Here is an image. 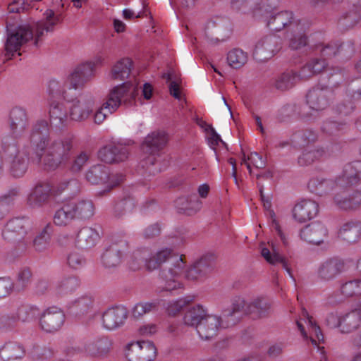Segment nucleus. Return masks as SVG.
Here are the masks:
<instances>
[{
	"label": "nucleus",
	"instance_id": "nucleus-1",
	"mask_svg": "<svg viewBox=\"0 0 361 361\" xmlns=\"http://www.w3.org/2000/svg\"><path fill=\"white\" fill-rule=\"evenodd\" d=\"M184 262L182 257L173 253L169 248L161 250L149 257L146 262V269L153 271L159 269V277L165 283L161 291H172L181 288V283L176 279L183 272Z\"/></svg>",
	"mask_w": 361,
	"mask_h": 361
},
{
	"label": "nucleus",
	"instance_id": "nucleus-2",
	"mask_svg": "<svg viewBox=\"0 0 361 361\" xmlns=\"http://www.w3.org/2000/svg\"><path fill=\"white\" fill-rule=\"evenodd\" d=\"M75 136L68 134L63 138L47 144L43 152H35L37 163H42L45 169L55 170L66 164L71 158Z\"/></svg>",
	"mask_w": 361,
	"mask_h": 361
},
{
	"label": "nucleus",
	"instance_id": "nucleus-3",
	"mask_svg": "<svg viewBox=\"0 0 361 361\" xmlns=\"http://www.w3.org/2000/svg\"><path fill=\"white\" fill-rule=\"evenodd\" d=\"M329 82L326 85H318L310 90L307 94V104L312 110L322 111L326 109L333 100V87H337L343 79V70L332 67L326 70Z\"/></svg>",
	"mask_w": 361,
	"mask_h": 361
},
{
	"label": "nucleus",
	"instance_id": "nucleus-4",
	"mask_svg": "<svg viewBox=\"0 0 361 361\" xmlns=\"http://www.w3.org/2000/svg\"><path fill=\"white\" fill-rule=\"evenodd\" d=\"M168 141V134L161 130H154L145 137L140 147L144 154L149 155L142 161L145 177L149 178L161 172L156 156H159L160 152L166 147Z\"/></svg>",
	"mask_w": 361,
	"mask_h": 361
},
{
	"label": "nucleus",
	"instance_id": "nucleus-5",
	"mask_svg": "<svg viewBox=\"0 0 361 361\" xmlns=\"http://www.w3.org/2000/svg\"><path fill=\"white\" fill-rule=\"evenodd\" d=\"M138 93L137 85L129 81L125 82L111 90L107 101L104 103V108L109 109V114H112L122 104L128 107L131 106L135 104V97Z\"/></svg>",
	"mask_w": 361,
	"mask_h": 361
},
{
	"label": "nucleus",
	"instance_id": "nucleus-6",
	"mask_svg": "<svg viewBox=\"0 0 361 361\" xmlns=\"http://www.w3.org/2000/svg\"><path fill=\"white\" fill-rule=\"evenodd\" d=\"M6 40L5 42V56L11 59L14 53L20 50V47L34 37L33 31L27 25H18L6 24Z\"/></svg>",
	"mask_w": 361,
	"mask_h": 361
},
{
	"label": "nucleus",
	"instance_id": "nucleus-7",
	"mask_svg": "<svg viewBox=\"0 0 361 361\" xmlns=\"http://www.w3.org/2000/svg\"><path fill=\"white\" fill-rule=\"evenodd\" d=\"M4 150L8 154L10 175L14 178L24 176L29 168L28 153L19 150L14 143L9 145Z\"/></svg>",
	"mask_w": 361,
	"mask_h": 361
},
{
	"label": "nucleus",
	"instance_id": "nucleus-8",
	"mask_svg": "<svg viewBox=\"0 0 361 361\" xmlns=\"http://www.w3.org/2000/svg\"><path fill=\"white\" fill-rule=\"evenodd\" d=\"M281 48L279 37L269 35L262 37L255 44L252 56L258 61H264L274 56Z\"/></svg>",
	"mask_w": 361,
	"mask_h": 361
},
{
	"label": "nucleus",
	"instance_id": "nucleus-9",
	"mask_svg": "<svg viewBox=\"0 0 361 361\" xmlns=\"http://www.w3.org/2000/svg\"><path fill=\"white\" fill-rule=\"evenodd\" d=\"M125 355L128 361H153L157 348L152 342L142 341L128 344Z\"/></svg>",
	"mask_w": 361,
	"mask_h": 361
},
{
	"label": "nucleus",
	"instance_id": "nucleus-10",
	"mask_svg": "<svg viewBox=\"0 0 361 361\" xmlns=\"http://www.w3.org/2000/svg\"><path fill=\"white\" fill-rule=\"evenodd\" d=\"M216 256L213 253H207L188 268L185 274L187 279L201 280L207 277L215 268Z\"/></svg>",
	"mask_w": 361,
	"mask_h": 361
},
{
	"label": "nucleus",
	"instance_id": "nucleus-11",
	"mask_svg": "<svg viewBox=\"0 0 361 361\" xmlns=\"http://www.w3.org/2000/svg\"><path fill=\"white\" fill-rule=\"evenodd\" d=\"M205 35L212 42H224L229 37L231 30L226 18L215 17L207 23Z\"/></svg>",
	"mask_w": 361,
	"mask_h": 361
},
{
	"label": "nucleus",
	"instance_id": "nucleus-12",
	"mask_svg": "<svg viewBox=\"0 0 361 361\" xmlns=\"http://www.w3.org/2000/svg\"><path fill=\"white\" fill-rule=\"evenodd\" d=\"M65 321L63 312L57 307H49L39 317L41 329L47 333H54L59 331Z\"/></svg>",
	"mask_w": 361,
	"mask_h": 361
},
{
	"label": "nucleus",
	"instance_id": "nucleus-13",
	"mask_svg": "<svg viewBox=\"0 0 361 361\" xmlns=\"http://www.w3.org/2000/svg\"><path fill=\"white\" fill-rule=\"evenodd\" d=\"M346 269V264L343 259L338 257H331L322 262L317 271L319 279L324 281L334 280Z\"/></svg>",
	"mask_w": 361,
	"mask_h": 361
},
{
	"label": "nucleus",
	"instance_id": "nucleus-14",
	"mask_svg": "<svg viewBox=\"0 0 361 361\" xmlns=\"http://www.w3.org/2000/svg\"><path fill=\"white\" fill-rule=\"evenodd\" d=\"M300 21L295 18L293 12L283 11L267 17V26L273 31L279 32L286 30V32L297 25Z\"/></svg>",
	"mask_w": 361,
	"mask_h": 361
},
{
	"label": "nucleus",
	"instance_id": "nucleus-15",
	"mask_svg": "<svg viewBox=\"0 0 361 361\" xmlns=\"http://www.w3.org/2000/svg\"><path fill=\"white\" fill-rule=\"evenodd\" d=\"M129 154L128 149L122 144H109L102 147L98 157L107 164H115L126 161Z\"/></svg>",
	"mask_w": 361,
	"mask_h": 361
},
{
	"label": "nucleus",
	"instance_id": "nucleus-16",
	"mask_svg": "<svg viewBox=\"0 0 361 361\" xmlns=\"http://www.w3.org/2000/svg\"><path fill=\"white\" fill-rule=\"evenodd\" d=\"M221 317L207 314L202 322L197 326V332L202 340L211 341L214 338L222 327Z\"/></svg>",
	"mask_w": 361,
	"mask_h": 361
},
{
	"label": "nucleus",
	"instance_id": "nucleus-17",
	"mask_svg": "<svg viewBox=\"0 0 361 361\" xmlns=\"http://www.w3.org/2000/svg\"><path fill=\"white\" fill-rule=\"evenodd\" d=\"M27 221L23 218L9 220L2 231L4 239L11 243L21 240L27 233Z\"/></svg>",
	"mask_w": 361,
	"mask_h": 361
},
{
	"label": "nucleus",
	"instance_id": "nucleus-18",
	"mask_svg": "<svg viewBox=\"0 0 361 361\" xmlns=\"http://www.w3.org/2000/svg\"><path fill=\"white\" fill-rule=\"evenodd\" d=\"M336 207L344 211H355L361 207V190L343 191L334 197Z\"/></svg>",
	"mask_w": 361,
	"mask_h": 361
},
{
	"label": "nucleus",
	"instance_id": "nucleus-19",
	"mask_svg": "<svg viewBox=\"0 0 361 361\" xmlns=\"http://www.w3.org/2000/svg\"><path fill=\"white\" fill-rule=\"evenodd\" d=\"M94 64L91 62L82 63L77 66L68 76L66 84L70 88L78 89L89 81L94 75Z\"/></svg>",
	"mask_w": 361,
	"mask_h": 361
},
{
	"label": "nucleus",
	"instance_id": "nucleus-20",
	"mask_svg": "<svg viewBox=\"0 0 361 361\" xmlns=\"http://www.w3.org/2000/svg\"><path fill=\"white\" fill-rule=\"evenodd\" d=\"M245 307V302L243 298L237 297L232 301L230 307L224 309L222 312L221 323L223 328H228L237 324L240 319L242 311Z\"/></svg>",
	"mask_w": 361,
	"mask_h": 361
},
{
	"label": "nucleus",
	"instance_id": "nucleus-21",
	"mask_svg": "<svg viewBox=\"0 0 361 361\" xmlns=\"http://www.w3.org/2000/svg\"><path fill=\"white\" fill-rule=\"evenodd\" d=\"M49 139L48 123L44 120L37 121L32 126L30 140L36 152H43Z\"/></svg>",
	"mask_w": 361,
	"mask_h": 361
},
{
	"label": "nucleus",
	"instance_id": "nucleus-22",
	"mask_svg": "<svg viewBox=\"0 0 361 361\" xmlns=\"http://www.w3.org/2000/svg\"><path fill=\"white\" fill-rule=\"evenodd\" d=\"M127 246V243L121 241L114 243L107 247L102 255L103 265L106 268H113L119 265Z\"/></svg>",
	"mask_w": 361,
	"mask_h": 361
},
{
	"label": "nucleus",
	"instance_id": "nucleus-23",
	"mask_svg": "<svg viewBox=\"0 0 361 361\" xmlns=\"http://www.w3.org/2000/svg\"><path fill=\"white\" fill-rule=\"evenodd\" d=\"M319 212V204L311 200H302L293 209V218L300 223H304L315 217Z\"/></svg>",
	"mask_w": 361,
	"mask_h": 361
},
{
	"label": "nucleus",
	"instance_id": "nucleus-24",
	"mask_svg": "<svg viewBox=\"0 0 361 361\" xmlns=\"http://www.w3.org/2000/svg\"><path fill=\"white\" fill-rule=\"evenodd\" d=\"M245 312L254 319L267 317L272 312V302L267 298L258 297L249 302Z\"/></svg>",
	"mask_w": 361,
	"mask_h": 361
},
{
	"label": "nucleus",
	"instance_id": "nucleus-25",
	"mask_svg": "<svg viewBox=\"0 0 361 361\" xmlns=\"http://www.w3.org/2000/svg\"><path fill=\"white\" fill-rule=\"evenodd\" d=\"M128 317V311L123 306H116L109 308L102 314L104 326L113 330L122 326Z\"/></svg>",
	"mask_w": 361,
	"mask_h": 361
},
{
	"label": "nucleus",
	"instance_id": "nucleus-26",
	"mask_svg": "<svg viewBox=\"0 0 361 361\" xmlns=\"http://www.w3.org/2000/svg\"><path fill=\"white\" fill-rule=\"evenodd\" d=\"M264 245V243L260 244L262 256L268 263L272 265H275L278 263L281 264L283 268L286 269L289 276L295 281L290 268L291 264L290 260L279 253L278 248L273 243H269L271 250L268 247H263Z\"/></svg>",
	"mask_w": 361,
	"mask_h": 361
},
{
	"label": "nucleus",
	"instance_id": "nucleus-27",
	"mask_svg": "<svg viewBox=\"0 0 361 361\" xmlns=\"http://www.w3.org/2000/svg\"><path fill=\"white\" fill-rule=\"evenodd\" d=\"M94 101L90 97L89 98L81 97L80 99L73 100L70 108V116L71 119L76 121H81L88 118L92 112Z\"/></svg>",
	"mask_w": 361,
	"mask_h": 361
},
{
	"label": "nucleus",
	"instance_id": "nucleus-28",
	"mask_svg": "<svg viewBox=\"0 0 361 361\" xmlns=\"http://www.w3.org/2000/svg\"><path fill=\"white\" fill-rule=\"evenodd\" d=\"M286 37L288 39V47L293 50L300 49L308 44L305 25L300 20L286 32Z\"/></svg>",
	"mask_w": 361,
	"mask_h": 361
},
{
	"label": "nucleus",
	"instance_id": "nucleus-29",
	"mask_svg": "<svg viewBox=\"0 0 361 361\" xmlns=\"http://www.w3.org/2000/svg\"><path fill=\"white\" fill-rule=\"evenodd\" d=\"M327 230L324 226L319 221L312 222L300 231V237L305 241L319 245L323 242Z\"/></svg>",
	"mask_w": 361,
	"mask_h": 361
},
{
	"label": "nucleus",
	"instance_id": "nucleus-30",
	"mask_svg": "<svg viewBox=\"0 0 361 361\" xmlns=\"http://www.w3.org/2000/svg\"><path fill=\"white\" fill-rule=\"evenodd\" d=\"M94 302V298L92 295L84 294L68 304V313L75 317H82L92 310Z\"/></svg>",
	"mask_w": 361,
	"mask_h": 361
},
{
	"label": "nucleus",
	"instance_id": "nucleus-31",
	"mask_svg": "<svg viewBox=\"0 0 361 361\" xmlns=\"http://www.w3.org/2000/svg\"><path fill=\"white\" fill-rule=\"evenodd\" d=\"M45 20L36 23L33 28H31L32 30L33 29L35 30L34 41V45L35 47L39 46L41 37L44 35V32H52L54 26L59 21V16H55L54 12L52 10H47L45 13Z\"/></svg>",
	"mask_w": 361,
	"mask_h": 361
},
{
	"label": "nucleus",
	"instance_id": "nucleus-32",
	"mask_svg": "<svg viewBox=\"0 0 361 361\" xmlns=\"http://www.w3.org/2000/svg\"><path fill=\"white\" fill-rule=\"evenodd\" d=\"M113 343L106 336L97 338L85 346L86 353L91 357H104L112 348Z\"/></svg>",
	"mask_w": 361,
	"mask_h": 361
},
{
	"label": "nucleus",
	"instance_id": "nucleus-33",
	"mask_svg": "<svg viewBox=\"0 0 361 361\" xmlns=\"http://www.w3.org/2000/svg\"><path fill=\"white\" fill-rule=\"evenodd\" d=\"M99 239L98 232L91 227H83L78 233L75 238V246L82 250L93 247Z\"/></svg>",
	"mask_w": 361,
	"mask_h": 361
},
{
	"label": "nucleus",
	"instance_id": "nucleus-34",
	"mask_svg": "<svg viewBox=\"0 0 361 361\" xmlns=\"http://www.w3.org/2000/svg\"><path fill=\"white\" fill-rule=\"evenodd\" d=\"M338 237L348 243H355L361 238V222L350 221L343 224L338 231Z\"/></svg>",
	"mask_w": 361,
	"mask_h": 361
},
{
	"label": "nucleus",
	"instance_id": "nucleus-35",
	"mask_svg": "<svg viewBox=\"0 0 361 361\" xmlns=\"http://www.w3.org/2000/svg\"><path fill=\"white\" fill-rule=\"evenodd\" d=\"M51 188L48 184L38 183L27 197V204L32 207H40L48 202Z\"/></svg>",
	"mask_w": 361,
	"mask_h": 361
},
{
	"label": "nucleus",
	"instance_id": "nucleus-36",
	"mask_svg": "<svg viewBox=\"0 0 361 361\" xmlns=\"http://www.w3.org/2000/svg\"><path fill=\"white\" fill-rule=\"evenodd\" d=\"M49 121L51 125L61 130L67 124L68 114L64 105L59 102H52L49 108Z\"/></svg>",
	"mask_w": 361,
	"mask_h": 361
},
{
	"label": "nucleus",
	"instance_id": "nucleus-37",
	"mask_svg": "<svg viewBox=\"0 0 361 361\" xmlns=\"http://www.w3.org/2000/svg\"><path fill=\"white\" fill-rule=\"evenodd\" d=\"M10 127L13 135H19L25 129L27 118L25 111L20 107H14L10 112Z\"/></svg>",
	"mask_w": 361,
	"mask_h": 361
},
{
	"label": "nucleus",
	"instance_id": "nucleus-38",
	"mask_svg": "<svg viewBox=\"0 0 361 361\" xmlns=\"http://www.w3.org/2000/svg\"><path fill=\"white\" fill-rule=\"evenodd\" d=\"M337 185L336 180L314 178L308 182L307 188L311 192L322 196L329 193Z\"/></svg>",
	"mask_w": 361,
	"mask_h": 361
},
{
	"label": "nucleus",
	"instance_id": "nucleus-39",
	"mask_svg": "<svg viewBox=\"0 0 361 361\" xmlns=\"http://www.w3.org/2000/svg\"><path fill=\"white\" fill-rule=\"evenodd\" d=\"M86 180L92 184H103L110 178L109 168L103 164L91 166L85 174Z\"/></svg>",
	"mask_w": 361,
	"mask_h": 361
},
{
	"label": "nucleus",
	"instance_id": "nucleus-40",
	"mask_svg": "<svg viewBox=\"0 0 361 361\" xmlns=\"http://www.w3.org/2000/svg\"><path fill=\"white\" fill-rule=\"evenodd\" d=\"M73 209L70 201L64 202L54 213L53 221L58 226H66L75 219Z\"/></svg>",
	"mask_w": 361,
	"mask_h": 361
},
{
	"label": "nucleus",
	"instance_id": "nucleus-41",
	"mask_svg": "<svg viewBox=\"0 0 361 361\" xmlns=\"http://www.w3.org/2000/svg\"><path fill=\"white\" fill-rule=\"evenodd\" d=\"M75 219L86 220L90 219L94 214L93 202L89 200L79 201L71 200Z\"/></svg>",
	"mask_w": 361,
	"mask_h": 361
},
{
	"label": "nucleus",
	"instance_id": "nucleus-42",
	"mask_svg": "<svg viewBox=\"0 0 361 361\" xmlns=\"http://www.w3.org/2000/svg\"><path fill=\"white\" fill-rule=\"evenodd\" d=\"M207 310L202 305H196L190 307L184 314L183 322L188 326L195 327L202 322V320L207 316Z\"/></svg>",
	"mask_w": 361,
	"mask_h": 361
},
{
	"label": "nucleus",
	"instance_id": "nucleus-43",
	"mask_svg": "<svg viewBox=\"0 0 361 361\" xmlns=\"http://www.w3.org/2000/svg\"><path fill=\"white\" fill-rule=\"evenodd\" d=\"M360 180L358 171L355 169V161L346 164L342 175L336 179L337 185L340 187L355 185L358 183Z\"/></svg>",
	"mask_w": 361,
	"mask_h": 361
},
{
	"label": "nucleus",
	"instance_id": "nucleus-44",
	"mask_svg": "<svg viewBox=\"0 0 361 361\" xmlns=\"http://www.w3.org/2000/svg\"><path fill=\"white\" fill-rule=\"evenodd\" d=\"M176 207L188 215H191L201 208L202 202L197 196L194 194L189 197H180L176 202Z\"/></svg>",
	"mask_w": 361,
	"mask_h": 361
},
{
	"label": "nucleus",
	"instance_id": "nucleus-45",
	"mask_svg": "<svg viewBox=\"0 0 361 361\" xmlns=\"http://www.w3.org/2000/svg\"><path fill=\"white\" fill-rule=\"evenodd\" d=\"M52 232L53 226L49 223L37 234L32 242V246L35 251L42 252L48 249Z\"/></svg>",
	"mask_w": 361,
	"mask_h": 361
},
{
	"label": "nucleus",
	"instance_id": "nucleus-46",
	"mask_svg": "<svg viewBox=\"0 0 361 361\" xmlns=\"http://www.w3.org/2000/svg\"><path fill=\"white\" fill-rule=\"evenodd\" d=\"M23 348L14 342L6 343L0 348V357L3 361H12L24 356Z\"/></svg>",
	"mask_w": 361,
	"mask_h": 361
},
{
	"label": "nucleus",
	"instance_id": "nucleus-47",
	"mask_svg": "<svg viewBox=\"0 0 361 361\" xmlns=\"http://www.w3.org/2000/svg\"><path fill=\"white\" fill-rule=\"evenodd\" d=\"M340 328L342 333H350L361 325V315L356 309L345 314L341 320Z\"/></svg>",
	"mask_w": 361,
	"mask_h": 361
},
{
	"label": "nucleus",
	"instance_id": "nucleus-48",
	"mask_svg": "<svg viewBox=\"0 0 361 361\" xmlns=\"http://www.w3.org/2000/svg\"><path fill=\"white\" fill-rule=\"evenodd\" d=\"M348 123L345 120L327 118L322 123V131L328 135H338L348 129Z\"/></svg>",
	"mask_w": 361,
	"mask_h": 361
},
{
	"label": "nucleus",
	"instance_id": "nucleus-49",
	"mask_svg": "<svg viewBox=\"0 0 361 361\" xmlns=\"http://www.w3.org/2000/svg\"><path fill=\"white\" fill-rule=\"evenodd\" d=\"M297 82L295 71H287L275 78L274 86L276 90L283 92L293 87Z\"/></svg>",
	"mask_w": 361,
	"mask_h": 361
},
{
	"label": "nucleus",
	"instance_id": "nucleus-50",
	"mask_svg": "<svg viewBox=\"0 0 361 361\" xmlns=\"http://www.w3.org/2000/svg\"><path fill=\"white\" fill-rule=\"evenodd\" d=\"M149 252L147 249H137L130 255L128 264L132 271L140 270L142 267H146V262L149 260Z\"/></svg>",
	"mask_w": 361,
	"mask_h": 361
},
{
	"label": "nucleus",
	"instance_id": "nucleus-51",
	"mask_svg": "<svg viewBox=\"0 0 361 361\" xmlns=\"http://www.w3.org/2000/svg\"><path fill=\"white\" fill-rule=\"evenodd\" d=\"M133 61L129 58H124L118 61L113 67L111 77L115 80H125L130 75Z\"/></svg>",
	"mask_w": 361,
	"mask_h": 361
},
{
	"label": "nucleus",
	"instance_id": "nucleus-52",
	"mask_svg": "<svg viewBox=\"0 0 361 361\" xmlns=\"http://www.w3.org/2000/svg\"><path fill=\"white\" fill-rule=\"evenodd\" d=\"M344 47L343 44H340L338 42H330L316 45V50L320 53L324 59H331L339 54L343 50Z\"/></svg>",
	"mask_w": 361,
	"mask_h": 361
},
{
	"label": "nucleus",
	"instance_id": "nucleus-53",
	"mask_svg": "<svg viewBox=\"0 0 361 361\" xmlns=\"http://www.w3.org/2000/svg\"><path fill=\"white\" fill-rule=\"evenodd\" d=\"M326 155L323 148H317L311 150H305L298 157V162L300 166H308Z\"/></svg>",
	"mask_w": 361,
	"mask_h": 361
},
{
	"label": "nucleus",
	"instance_id": "nucleus-54",
	"mask_svg": "<svg viewBox=\"0 0 361 361\" xmlns=\"http://www.w3.org/2000/svg\"><path fill=\"white\" fill-rule=\"evenodd\" d=\"M228 64L233 68H240L247 61V55L240 49H233L227 56Z\"/></svg>",
	"mask_w": 361,
	"mask_h": 361
},
{
	"label": "nucleus",
	"instance_id": "nucleus-55",
	"mask_svg": "<svg viewBox=\"0 0 361 361\" xmlns=\"http://www.w3.org/2000/svg\"><path fill=\"white\" fill-rule=\"evenodd\" d=\"M18 318L23 322H29L41 316L40 310L34 305L22 306L18 310Z\"/></svg>",
	"mask_w": 361,
	"mask_h": 361
},
{
	"label": "nucleus",
	"instance_id": "nucleus-56",
	"mask_svg": "<svg viewBox=\"0 0 361 361\" xmlns=\"http://www.w3.org/2000/svg\"><path fill=\"white\" fill-rule=\"evenodd\" d=\"M79 286V280L75 277L71 276L62 279L58 283L56 289L59 294L67 295L75 291Z\"/></svg>",
	"mask_w": 361,
	"mask_h": 361
},
{
	"label": "nucleus",
	"instance_id": "nucleus-57",
	"mask_svg": "<svg viewBox=\"0 0 361 361\" xmlns=\"http://www.w3.org/2000/svg\"><path fill=\"white\" fill-rule=\"evenodd\" d=\"M342 295L345 297H352L361 295V279H355L343 283L341 287Z\"/></svg>",
	"mask_w": 361,
	"mask_h": 361
},
{
	"label": "nucleus",
	"instance_id": "nucleus-58",
	"mask_svg": "<svg viewBox=\"0 0 361 361\" xmlns=\"http://www.w3.org/2000/svg\"><path fill=\"white\" fill-rule=\"evenodd\" d=\"M360 18V10L354 8L344 13L340 20V23L343 27L350 28L355 26Z\"/></svg>",
	"mask_w": 361,
	"mask_h": 361
},
{
	"label": "nucleus",
	"instance_id": "nucleus-59",
	"mask_svg": "<svg viewBox=\"0 0 361 361\" xmlns=\"http://www.w3.org/2000/svg\"><path fill=\"white\" fill-rule=\"evenodd\" d=\"M31 277L32 273L30 269H21L18 274L16 283H13L14 289L18 292L23 290L30 282Z\"/></svg>",
	"mask_w": 361,
	"mask_h": 361
},
{
	"label": "nucleus",
	"instance_id": "nucleus-60",
	"mask_svg": "<svg viewBox=\"0 0 361 361\" xmlns=\"http://www.w3.org/2000/svg\"><path fill=\"white\" fill-rule=\"evenodd\" d=\"M134 208L133 200L130 197L123 199L118 202L114 207L115 215L121 217L127 213H130Z\"/></svg>",
	"mask_w": 361,
	"mask_h": 361
},
{
	"label": "nucleus",
	"instance_id": "nucleus-61",
	"mask_svg": "<svg viewBox=\"0 0 361 361\" xmlns=\"http://www.w3.org/2000/svg\"><path fill=\"white\" fill-rule=\"evenodd\" d=\"M67 190V195H71L79 191V183L76 179H70L59 183L56 186V192H62Z\"/></svg>",
	"mask_w": 361,
	"mask_h": 361
},
{
	"label": "nucleus",
	"instance_id": "nucleus-62",
	"mask_svg": "<svg viewBox=\"0 0 361 361\" xmlns=\"http://www.w3.org/2000/svg\"><path fill=\"white\" fill-rule=\"evenodd\" d=\"M89 156L85 152H81L78 154L72 161L70 166V171L73 173H79L82 171L84 166L87 164Z\"/></svg>",
	"mask_w": 361,
	"mask_h": 361
},
{
	"label": "nucleus",
	"instance_id": "nucleus-63",
	"mask_svg": "<svg viewBox=\"0 0 361 361\" xmlns=\"http://www.w3.org/2000/svg\"><path fill=\"white\" fill-rule=\"evenodd\" d=\"M355 110V105L351 99L344 100L336 106V112L340 116H349Z\"/></svg>",
	"mask_w": 361,
	"mask_h": 361
},
{
	"label": "nucleus",
	"instance_id": "nucleus-64",
	"mask_svg": "<svg viewBox=\"0 0 361 361\" xmlns=\"http://www.w3.org/2000/svg\"><path fill=\"white\" fill-rule=\"evenodd\" d=\"M18 321L20 319L18 312L3 314L0 317V328L5 329L13 328Z\"/></svg>",
	"mask_w": 361,
	"mask_h": 361
}]
</instances>
